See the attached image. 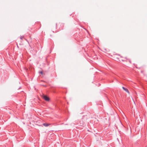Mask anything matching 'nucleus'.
<instances>
[{
  "label": "nucleus",
  "mask_w": 147,
  "mask_h": 147,
  "mask_svg": "<svg viewBox=\"0 0 147 147\" xmlns=\"http://www.w3.org/2000/svg\"><path fill=\"white\" fill-rule=\"evenodd\" d=\"M43 98L46 101H49L50 100V99L47 96L45 95H43Z\"/></svg>",
  "instance_id": "nucleus-1"
},
{
  "label": "nucleus",
  "mask_w": 147,
  "mask_h": 147,
  "mask_svg": "<svg viewBox=\"0 0 147 147\" xmlns=\"http://www.w3.org/2000/svg\"><path fill=\"white\" fill-rule=\"evenodd\" d=\"M42 125L45 126L47 127L50 125V124H49L47 123H43L42 124Z\"/></svg>",
  "instance_id": "nucleus-3"
},
{
  "label": "nucleus",
  "mask_w": 147,
  "mask_h": 147,
  "mask_svg": "<svg viewBox=\"0 0 147 147\" xmlns=\"http://www.w3.org/2000/svg\"><path fill=\"white\" fill-rule=\"evenodd\" d=\"M23 38V37H22V36H21V37H20V38L21 39H22V38Z\"/></svg>",
  "instance_id": "nucleus-5"
},
{
  "label": "nucleus",
  "mask_w": 147,
  "mask_h": 147,
  "mask_svg": "<svg viewBox=\"0 0 147 147\" xmlns=\"http://www.w3.org/2000/svg\"><path fill=\"white\" fill-rule=\"evenodd\" d=\"M122 88L126 92L128 93V94H129V92L128 89L127 88H126L124 87H122Z\"/></svg>",
  "instance_id": "nucleus-2"
},
{
  "label": "nucleus",
  "mask_w": 147,
  "mask_h": 147,
  "mask_svg": "<svg viewBox=\"0 0 147 147\" xmlns=\"http://www.w3.org/2000/svg\"><path fill=\"white\" fill-rule=\"evenodd\" d=\"M129 62H130V63H131V61L130 60H129Z\"/></svg>",
  "instance_id": "nucleus-6"
},
{
  "label": "nucleus",
  "mask_w": 147,
  "mask_h": 147,
  "mask_svg": "<svg viewBox=\"0 0 147 147\" xmlns=\"http://www.w3.org/2000/svg\"><path fill=\"white\" fill-rule=\"evenodd\" d=\"M39 74H43V72L42 71H40V72H39Z\"/></svg>",
  "instance_id": "nucleus-4"
}]
</instances>
